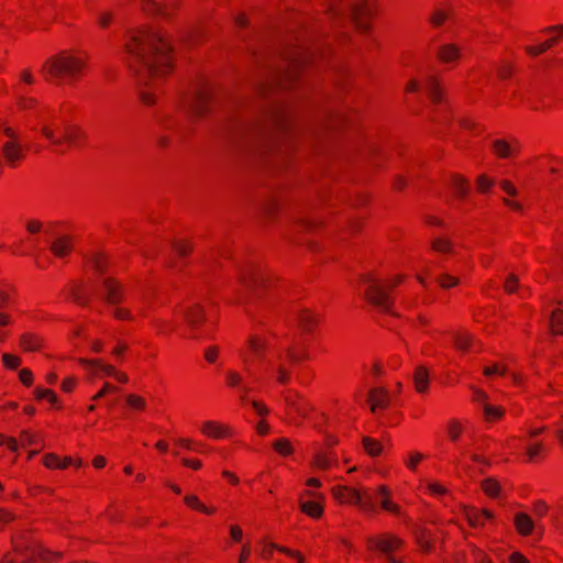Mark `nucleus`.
I'll list each match as a JSON object with an SVG mask.
<instances>
[{"label": "nucleus", "instance_id": "obj_63", "mask_svg": "<svg viewBox=\"0 0 563 563\" xmlns=\"http://www.w3.org/2000/svg\"><path fill=\"white\" fill-rule=\"evenodd\" d=\"M42 223L36 220H31L26 223V229L30 233H36L41 230Z\"/></svg>", "mask_w": 563, "mask_h": 563}, {"label": "nucleus", "instance_id": "obj_15", "mask_svg": "<svg viewBox=\"0 0 563 563\" xmlns=\"http://www.w3.org/2000/svg\"><path fill=\"white\" fill-rule=\"evenodd\" d=\"M2 154L8 164L13 166L15 162L23 157V150L18 140H8L2 145Z\"/></svg>", "mask_w": 563, "mask_h": 563}, {"label": "nucleus", "instance_id": "obj_41", "mask_svg": "<svg viewBox=\"0 0 563 563\" xmlns=\"http://www.w3.org/2000/svg\"><path fill=\"white\" fill-rule=\"evenodd\" d=\"M558 41V37L550 38L545 41L544 43L540 44L538 47L529 46L527 47V52L531 55H538L547 49H549L555 42Z\"/></svg>", "mask_w": 563, "mask_h": 563}, {"label": "nucleus", "instance_id": "obj_38", "mask_svg": "<svg viewBox=\"0 0 563 563\" xmlns=\"http://www.w3.org/2000/svg\"><path fill=\"white\" fill-rule=\"evenodd\" d=\"M437 280L439 282L440 286L444 289L456 286L460 283L459 278L448 273H443L440 276H438Z\"/></svg>", "mask_w": 563, "mask_h": 563}, {"label": "nucleus", "instance_id": "obj_12", "mask_svg": "<svg viewBox=\"0 0 563 563\" xmlns=\"http://www.w3.org/2000/svg\"><path fill=\"white\" fill-rule=\"evenodd\" d=\"M463 514L465 519L468 521L470 526L473 528L484 527L487 520L494 518L493 514L486 509L465 507L463 509Z\"/></svg>", "mask_w": 563, "mask_h": 563}, {"label": "nucleus", "instance_id": "obj_8", "mask_svg": "<svg viewBox=\"0 0 563 563\" xmlns=\"http://www.w3.org/2000/svg\"><path fill=\"white\" fill-rule=\"evenodd\" d=\"M366 543L371 550H375L384 554L388 563H400L390 555V553L398 549L402 541L390 534H383L379 537H368Z\"/></svg>", "mask_w": 563, "mask_h": 563}, {"label": "nucleus", "instance_id": "obj_11", "mask_svg": "<svg viewBox=\"0 0 563 563\" xmlns=\"http://www.w3.org/2000/svg\"><path fill=\"white\" fill-rule=\"evenodd\" d=\"M371 12L367 0L352 1L346 7V14L354 21L358 29H366L362 18Z\"/></svg>", "mask_w": 563, "mask_h": 563}, {"label": "nucleus", "instance_id": "obj_9", "mask_svg": "<svg viewBox=\"0 0 563 563\" xmlns=\"http://www.w3.org/2000/svg\"><path fill=\"white\" fill-rule=\"evenodd\" d=\"M41 132L56 147H60L64 143L77 145L78 140L84 136L78 126H67L62 137L56 136L53 129L48 125H43Z\"/></svg>", "mask_w": 563, "mask_h": 563}, {"label": "nucleus", "instance_id": "obj_27", "mask_svg": "<svg viewBox=\"0 0 563 563\" xmlns=\"http://www.w3.org/2000/svg\"><path fill=\"white\" fill-rule=\"evenodd\" d=\"M202 432L209 437L221 438L224 435V428L213 421H207L202 426Z\"/></svg>", "mask_w": 563, "mask_h": 563}, {"label": "nucleus", "instance_id": "obj_1", "mask_svg": "<svg viewBox=\"0 0 563 563\" xmlns=\"http://www.w3.org/2000/svg\"><path fill=\"white\" fill-rule=\"evenodd\" d=\"M291 112L288 106L279 100H271L262 107L255 117H233L220 131V140L227 147L239 148L256 140L267 139L276 131L288 129Z\"/></svg>", "mask_w": 563, "mask_h": 563}, {"label": "nucleus", "instance_id": "obj_52", "mask_svg": "<svg viewBox=\"0 0 563 563\" xmlns=\"http://www.w3.org/2000/svg\"><path fill=\"white\" fill-rule=\"evenodd\" d=\"M316 466L319 468H327L330 466V460L322 453L318 454L314 459Z\"/></svg>", "mask_w": 563, "mask_h": 563}, {"label": "nucleus", "instance_id": "obj_6", "mask_svg": "<svg viewBox=\"0 0 563 563\" xmlns=\"http://www.w3.org/2000/svg\"><path fill=\"white\" fill-rule=\"evenodd\" d=\"M333 496L342 504L357 505L366 512L374 511V500L372 492L367 488L352 486H336L332 490Z\"/></svg>", "mask_w": 563, "mask_h": 563}, {"label": "nucleus", "instance_id": "obj_25", "mask_svg": "<svg viewBox=\"0 0 563 563\" xmlns=\"http://www.w3.org/2000/svg\"><path fill=\"white\" fill-rule=\"evenodd\" d=\"M51 251L56 256H59V257L68 254V252L70 251V243H69L68 238L63 236V238H59L56 241H54L51 245Z\"/></svg>", "mask_w": 563, "mask_h": 563}, {"label": "nucleus", "instance_id": "obj_33", "mask_svg": "<svg viewBox=\"0 0 563 563\" xmlns=\"http://www.w3.org/2000/svg\"><path fill=\"white\" fill-rule=\"evenodd\" d=\"M363 445L365 451L372 456H377L382 452V445L372 438L364 437Z\"/></svg>", "mask_w": 563, "mask_h": 563}, {"label": "nucleus", "instance_id": "obj_48", "mask_svg": "<svg viewBox=\"0 0 563 563\" xmlns=\"http://www.w3.org/2000/svg\"><path fill=\"white\" fill-rule=\"evenodd\" d=\"M493 184L494 181L484 175H481L477 178V187L482 192H486L493 186Z\"/></svg>", "mask_w": 563, "mask_h": 563}, {"label": "nucleus", "instance_id": "obj_20", "mask_svg": "<svg viewBox=\"0 0 563 563\" xmlns=\"http://www.w3.org/2000/svg\"><path fill=\"white\" fill-rule=\"evenodd\" d=\"M299 507L302 512L312 518H319L323 512V507L318 500L300 501Z\"/></svg>", "mask_w": 563, "mask_h": 563}, {"label": "nucleus", "instance_id": "obj_21", "mask_svg": "<svg viewBox=\"0 0 563 563\" xmlns=\"http://www.w3.org/2000/svg\"><path fill=\"white\" fill-rule=\"evenodd\" d=\"M413 380L416 385V389L419 393H424L428 387L429 382V373L426 367L419 366L417 367L415 374H413Z\"/></svg>", "mask_w": 563, "mask_h": 563}, {"label": "nucleus", "instance_id": "obj_18", "mask_svg": "<svg viewBox=\"0 0 563 563\" xmlns=\"http://www.w3.org/2000/svg\"><path fill=\"white\" fill-rule=\"evenodd\" d=\"M515 525H516L517 530L521 534L531 533L533 530V527H534L532 519L527 514H523V512L516 514Z\"/></svg>", "mask_w": 563, "mask_h": 563}, {"label": "nucleus", "instance_id": "obj_23", "mask_svg": "<svg viewBox=\"0 0 563 563\" xmlns=\"http://www.w3.org/2000/svg\"><path fill=\"white\" fill-rule=\"evenodd\" d=\"M426 89H427L429 97L431 98V100L433 102L441 101V99H442L441 90H440V87H439V84H438V80L435 77L428 76L426 78Z\"/></svg>", "mask_w": 563, "mask_h": 563}, {"label": "nucleus", "instance_id": "obj_36", "mask_svg": "<svg viewBox=\"0 0 563 563\" xmlns=\"http://www.w3.org/2000/svg\"><path fill=\"white\" fill-rule=\"evenodd\" d=\"M452 186L455 190V194L460 197H465L467 195L468 188L466 180L460 176H455L452 179Z\"/></svg>", "mask_w": 563, "mask_h": 563}, {"label": "nucleus", "instance_id": "obj_14", "mask_svg": "<svg viewBox=\"0 0 563 563\" xmlns=\"http://www.w3.org/2000/svg\"><path fill=\"white\" fill-rule=\"evenodd\" d=\"M241 283L252 294L256 295L257 288L266 283V278L260 272L250 271L241 274Z\"/></svg>", "mask_w": 563, "mask_h": 563}, {"label": "nucleus", "instance_id": "obj_7", "mask_svg": "<svg viewBox=\"0 0 563 563\" xmlns=\"http://www.w3.org/2000/svg\"><path fill=\"white\" fill-rule=\"evenodd\" d=\"M363 283L367 285L365 298L384 312L391 313V300L388 292L372 276H364Z\"/></svg>", "mask_w": 563, "mask_h": 563}, {"label": "nucleus", "instance_id": "obj_30", "mask_svg": "<svg viewBox=\"0 0 563 563\" xmlns=\"http://www.w3.org/2000/svg\"><path fill=\"white\" fill-rule=\"evenodd\" d=\"M185 503L189 507H191L194 509H197V510H200L201 512H205V514H212L213 512L212 508L206 507L202 503H200L198 497L195 496V495H187L185 497Z\"/></svg>", "mask_w": 563, "mask_h": 563}, {"label": "nucleus", "instance_id": "obj_3", "mask_svg": "<svg viewBox=\"0 0 563 563\" xmlns=\"http://www.w3.org/2000/svg\"><path fill=\"white\" fill-rule=\"evenodd\" d=\"M85 67V62L65 53L49 58L42 67L47 80L59 84L64 78H74Z\"/></svg>", "mask_w": 563, "mask_h": 563}, {"label": "nucleus", "instance_id": "obj_34", "mask_svg": "<svg viewBox=\"0 0 563 563\" xmlns=\"http://www.w3.org/2000/svg\"><path fill=\"white\" fill-rule=\"evenodd\" d=\"M126 405L134 410H142L145 408V400L135 394H129L125 396Z\"/></svg>", "mask_w": 563, "mask_h": 563}, {"label": "nucleus", "instance_id": "obj_51", "mask_svg": "<svg viewBox=\"0 0 563 563\" xmlns=\"http://www.w3.org/2000/svg\"><path fill=\"white\" fill-rule=\"evenodd\" d=\"M219 354V349L218 346H209L206 349L205 351V358L209 362V363H213L217 358Z\"/></svg>", "mask_w": 563, "mask_h": 563}, {"label": "nucleus", "instance_id": "obj_37", "mask_svg": "<svg viewBox=\"0 0 563 563\" xmlns=\"http://www.w3.org/2000/svg\"><path fill=\"white\" fill-rule=\"evenodd\" d=\"M483 410H484V415H485L486 419H488V420L495 419V418H501L505 412L503 408L494 407V406L489 405L488 402L484 404Z\"/></svg>", "mask_w": 563, "mask_h": 563}, {"label": "nucleus", "instance_id": "obj_16", "mask_svg": "<svg viewBox=\"0 0 563 563\" xmlns=\"http://www.w3.org/2000/svg\"><path fill=\"white\" fill-rule=\"evenodd\" d=\"M374 506L376 503L380 504L382 508L396 515H400V508L389 499V494L386 487L379 486L376 493H372Z\"/></svg>", "mask_w": 563, "mask_h": 563}, {"label": "nucleus", "instance_id": "obj_17", "mask_svg": "<svg viewBox=\"0 0 563 563\" xmlns=\"http://www.w3.org/2000/svg\"><path fill=\"white\" fill-rule=\"evenodd\" d=\"M372 406V412H375L378 408H386L389 404V396L385 388H373L368 393L367 399Z\"/></svg>", "mask_w": 563, "mask_h": 563}, {"label": "nucleus", "instance_id": "obj_64", "mask_svg": "<svg viewBox=\"0 0 563 563\" xmlns=\"http://www.w3.org/2000/svg\"><path fill=\"white\" fill-rule=\"evenodd\" d=\"M510 563H529V561L522 554L515 552L510 555Z\"/></svg>", "mask_w": 563, "mask_h": 563}, {"label": "nucleus", "instance_id": "obj_2", "mask_svg": "<svg viewBox=\"0 0 563 563\" xmlns=\"http://www.w3.org/2000/svg\"><path fill=\"white\" fill-rule=\"evenodd\" d=\"M125 51L130 56L129 67L140 84L157 79L172 68V46L159 33L146 30L130 32Z\"/></svg>", "mask_w": 563, "mask_h": 563}, {"label": "nucleus", "instance_id": "obj_32", "mask_svg": "<svg viewBox=\"0 0 563 563\" xmlns=\"http://www.w3.org/2000/svg\"><path fill=\"white\" fill-rule=\"evenodd\" d=\"M273 449L282 455H289L292 452L291 443L285 438L274 441Z\"/></svg>", "mask_w": 563, "mask_h": 563}, {"label": "nucleus", "instance_id": "obj_58", "mask_svg": "<svg viewBox=\"0 0 563 563\" xmlns=\"http://www.w3.org/2000/svg\"><path fill=\"white\" fill-rule=\"evenodd\" d=\"M277 380L282 384H286L289 380V372L283 366L277 367Z\"/></svg>", "mask_w": 563, "mask_h": 563}, {"label": "nucleus", "instance_id": "obj_29", "mask_svg": "<svg viewBox=\"0 0 563 563\" xmlns=\"http://www.w3.org/2000/svg\"><path fill=\"white\" fill-rule=\"evenodd\" d=\"M431 247L438 253H451L452 242L445 238H437L431 242Z\"/></svg>", "mask_w": 563, "mask_h": 563}, {"label": "nucleus", "instance_id": "obj_39", "mask_svg": "<svg viewBox=\"0 0 563 563\" xmlns=\"http://www.w3.org/2000/svg\"><path fill=\"white\" fill-rule=\"evenodd\" d=\"M249 345L256 356L263 357L264 350L266 349L265 342L258 340L257 338H250Z\"/></svg>", "mask_w": 563, "mask_h": 563}, {"label": "nucleus", "instance_id": "obj_22", "mask_svg": "<svg viewBox=\"0 0 563 563\" xmlns=\"http://www.w3.org/2000/svg\"><path fill=\"white\" fill-rule=\"evenodd\" d=\"M460 56V49L453 44L442 45L439 49V57L444 63L455 60Z\"/></svg>", "mask_w": 563, "mask_h": 563}, {"label": "nucleus", "instance_id": "obj_35", "mask_svg": "<svg viewBox=\"0 0 563 563\" xmlns=\"http://www.w3.org/2000/svg\"><path fill=\"white\" fill-rule=\"evenodd\" d=\"M474 342L470 334H456L454 336V344L459 350L466 351Z\"/></svg>", "mask_w": 563, "mask_h": 563}, {"label": "nucleus", "instance_id": "obj_24", "mask_svg": "<svg viewBox=\"0 0 563 563\" xmlns=\"http://www.w3.org/2000/svg\"><path fill=\"white\" fill-rule=\"evenodd\" d=\"M20 343L25 351H37L42 345V340L32 333H24Z\"/></svg>", "mask_w": 563, "mask_h": 563}, {"label": "nucleus", "instance_id": "obj_44", "mask_svg": "<svg viewBox=\"0 0 563 563\" xmlns=\"http://www.w3.org/2000/svg\"><path fill=\"white\" fill-rule=\"evenodd\" d=\"M2 360H3V364L8 368H11V369L16 368L21 364L20 357L15 356V355L8 354V353L2 355Z\"/></svg>", "mask_w": 563, "mask_h": 563}, {"label": "nucleus", "instance_id": "obj_46", "mask_svg": "<svg viewBox=\"0 0 563 563\" xmlns=\"http://www.w3.org/2000/svg\"><path fill=\"white\" fill-rule=\"evenodd\" d=\"M227 382L228 385L231 387H239L241 386L242 383V376L234 371H229L227 373Z\"/></svg>", "mask_w": 563, "mask_h": 563}, {"label": "nucleus", "instance_id": "obj_55", "mask_svg": "<svg viewBox=\"0 0 563 563\" xmlns=\"http://www.w3.org/2000/svg\"><path fill=\"white\" fill-rule=\"evenodd\" d=\"M473 391H474V401L481 404L482 407L484 408V404L487 402V399H488L487 394L484 393L483 390L476 389V388H473Z\"/></svg>", "mask_w": 563, "mask_h": 563}, {"label": "nucleus", "instance_id": "obj_53", "mask_svg": "<svg viewBox=\"0 0 563 563\" xmlns=\"http://www.w3.org/2000/svg\"><path fill=\"white\" fill-rule=\"evenodd\" d=\"M269 547H271L272 549H277L278 551H280V552H283V553H286V554H288V555H290V556L296 558V559L298 560V563H303V559H302V556H301V555H299V553H297V552H294V551H291V550H289V549H287V548L277 547V545H275V544H271Z\"/></svg>", "mask_w": 563, "mask_h": 563}, {"label": "nucleus", "instance_id": "obj_61", "mask_svg": "<svg viewBox=\"0 0 563 563\" xmlns=\"http://www.w3.org/2000/svg\"><path fill=\"white\" fill-rule=\"evenodd\" d=\"M111 19H112V14L109 12L98 14V23L103 27L109 25Z\"/></svg>", "mask_w": 563, "mask_h": 563}, {"label": "nucleus", "instance_id": "obj_28", "mask_svg": "<svg viewBox=\"0 0 563 563\" xmlns=\"http://www.w3.org/2000/svg\"><path fill=\"white\" fill-rule=\"evenodd\" d=\"M550 327L554 334L563 333V312L554 310L550 318Z\"/></svg>", "mask_w": 563, "mask_h": 563}, {"label": "nucleus", "instance_id": "obj_42", "mask_svg": "<svg viewBox=\"0 0 563 563\" xmlns=\"http://www.w3.org/2000/svg\"><path fill=\"white\" fill-rule=\"evenodd\" d=\"M493 145H494L496 153L500 157H507L510 154V147H509L508 143H506L505 141L497 140L494 142Z\"/></svg>", "mask_w": 563, "mask_h": 563}, {"label": "nucleus", "instance_id": "obj_54", "mask_svg": "<svg viewBox=\"0 0 563 563\" xmlns=\"http://www.w3.org/2000/svg\"><path fill=\"white\" fill-rule=\"evenodd\" d=\"M518 286V278L516 275L514 274H510L506 284H505V289L508 291V292H514L516 287Z\"/></svg>", "mask_w": 563, "mask_h": 563}, {"label": "nucleus", "instance_id": "obj_62", "mask_svg": "<svg viewBox=\"0 0 563 563\" xmlns=\"http://www.w3.org/2000/svg\"><path fill=\"white\" fill-rule=\"evenodd\" d=\"M173 247L180 256H185L190 250V246H187V245H185L183 243H178V242H174Z\"/></svg>", "mask_w": 563, "mask_h": 563}, {"label": "nucleus", "instance_id": "obj_31", "mask_svg": "<svg viewBox=\"0 0 563 563\" xmlns=\"http://www.w3.org/2000/svg\"><path fill=\"white\" fill-rule=\"evenodd\" d=\"M482 488L490 497H497L500 492V485L494 478L483 481Z\"/></svg>", "mask_w": 563, "mask_h": 563}, {"label": "nucleus", "instance_id": "obj_60", "mask_svg": "<svg viewBox=\"0 0 563 563\" xmlns=\"http://www.w3.org/2000/svg\"><path fill=\"white\" fill-rule=\"evenodd\" d=\"M5 443L8 445V448L15 452L18 450V442L15 439L13 438H8V439H4L1 434H0V445Z\"/></svg>", "mask_w": 563, "mask_h": 563}, {"label": "nucleus", "instance_id": "obj_49", "mask_svg": "<svg viewBox=\"0 0 563 563\" xmlns=\"http://www.w3.org/2000/svg\"><path fill=\"white\" fill-rule=\"evenodd\" d=\"M423 459V455L421 453L415 452L411 453L409 459L406 461V465L410 470H415L417 464Z\"/></svg>", "mask_w": 563, "mask_h": 563}, {"label": "nucleus", "instance_id": "obj_43", "mask_svg": "<svg viewBox=\"0 0 563 563\" xmlns=\"http://www.w3.org/2000/svg\"><path fill=\"white\" fill-rule=\"evenodd\" d=\"M35 396L37 399H47L51 404H55L57 401L56 395L49 389L37 388L35 390Z\"/></svg>", "mask_w": 563, "mask_h": 563}, {"label": "nucleus", "instance_id": "obj_59", "mask_svg": "<svg viewBox=\"0 0 563 563\" xmlns=\"http://www.w3.org/2000/svg\"><path fill=\"white\" fill-rule=\"evenodd\" d=\"M500 187L509 196L514 197V196H517V194H518L517 189L508 180H503L500 183Z\"/></svg>", "mask_w": 563, "mask_h": 563}, {"label": "nucleus", "instance_id": "obj_56", "mask_svg": "<svg viewBox=\"0 0 563 563\" xmlns=\"http://www.w3.org/2000/svg\"><path fill=\"white\" fill-rule=\"evenodd\" d=\"M20 380L26 385L30 386L32 384V373L27 368H23L19 373Z\"/></svg>", "mask_w": 563, "mask_h": 563}, {"label": "nucleus", "instance_id": "obj_26", "mask_svg": "<svg viewBox=\"0 0 563 563\" xmlns=\"http://www.w3.org/2000/svg\"><path fill=\"white\" fill-rule=\"evenodd\" d=\"M78 362L91 369L99 368L102 373L107 375L112 376L113 374H115V369L113 366L101 364L97 360L79 358Z\"/></svg>", "mask_w": 563, "mask_h": 563}, {"label": "nucleus", "instance_id": "obj_4", "mask_svg": "<svg viewBox=\"0 0 563 563\" xmlns=\"http://www.w3.org/2000/svg\"><path fill=\"white\" fill-rule=\"evenodd\" d=\"M309 58L303 53H298L295 56L285 60V66L278 69L272 68L269 70V79L260 85V91L263 95L271 93L273 90L283 86L289 85L296 77V73L303 63Z\"/></svg>", "mask_w": 563, "mask_h": 563}, {"label": "nucleus", "instance_id": "obj_10", "mask_svg": "<svg viewBox=\"0 0 563 563\" xmlns=\"http://www.w3.org/2000/svg\"><path fill=\"white\" fill-rule=\"evenodd\" d=\"M180 314L187 327L192 331H196L200 323L206 320L205 309L199 303H190L183 307Z\"/></svg>", "mask_w": 563, "mask_h": 563}, {"label": "nucleus", "instance_id": "obj_45", "mask_svg": "<svg viewBox=\"0 0 563 563\" xmlns=\"http://www.w3.org/2000/svg\"><path fill=\"white\" fill-rule=\"evenodd\" d=\"M448 19V14L443 10H435L430 16L433 26H440Z\"/></svg>", "mask_w": 563, "mask_h": 563}, {"label": "nucleus", "instance_id": "obj_50", "mask_svg": "<svg viewBox=\"0 0 563 563\" xmlns=\"http://www.w3.org/2000/svg\"><path fill=\"white\" fill-rule=\"evenodd\" d=\"M117 387L111 385L110 383H106L102 388L93 396V400H97L101 397H103L107 393L117 391Z\"/></svg>", "mask_w": 563, "mask_h": 563}, {"label": "nucleus", "instance_id": "obj_13", "mask_svg": "<svg viewBox=\"0 0 563 563\" xmlns=\"http://www.w3.org/2000/svg\"><path fill=\"white\" fill-rule=\"evenodd\" d=\"M102 286L104 289L103 298L108 303L115 305L122 300V287L117 280L104 278Z\"/></svg>", "mask_w": 563, "mask_h": 563}, {"label": "nucleus", "instance_id": "obj_47", "mask_svg": "<svg viewBox=\"0 0 563 563\" xmlns=\"http://www.w3.org/2000/svg\"><path fill=\"white\" fill-rule=\"evenodd\" d=\"M461 431H462L461 424L457 421L452 420L449 426L450 438L453 441H456L461 434Z\"/></svg>", "mask_w": 563, "mask_h": 563}, {"label": "nucleus", "instance_id": "obj_5", "mask_svg": "<svg viewBox=\"0 0 563 563\" xmlns=\"http://www.w3.org/2000/svg\"><path fill=\"white\" fill-rule=\"evenodd\" d=\"M209 100V89L197 85L181 99L180 109L188 121H194L207 112Z\"/></svg>", "mask_w": 563, "mask_h": 563}, {"label": "nucleus", "instance_id": "obj_19", "mask_svg": "<svg viewBox=\"0 0 563 563\" xmlns=\"http://www.w3.org/2000/svg\"><path fill=\"white\" fill-rule=\"evenodd\" d=\"M298 323L303 331L310 332L318 323V318L309 310H300L298 312Z\"/></svg>", "mask_w": 563, "mask_h": 563}, {"label": "nucleus", "instance_id": "obj_57", "mask_svg": "<svg viewBox=\"0 0 563 563\" xmlns=\"http://www.w3.org/2000/svg\"><path fill=\"white\" fill-rule=\"evenodd\" d=\"M541 450H542V444L541 443H534V444L529 445L527 448V454H528L530 460H533L539 454V452Z\"/></svg>", "mask_w": 563, "mask_h": 563}, {"label": "nucleus", "instance_id": "obj_40", "mask_svg": "<svg viewBox=\"0 0 563 563\" xmlns=\"http://www.w3.org/2000/svg\"><path fill=\"white\" fill-rule=\"evenodd\" d=\"M43 463L48 468H65V464H62V460L53 454H46L43 459Z\"/></svg>", "mask_w": 563, "mask_h": 563}]
</instances>
